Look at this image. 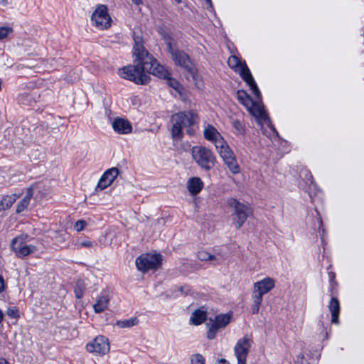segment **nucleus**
Segmentation results:
<instances>
[{
	"mask_svg": "<svg viewBox=\"0 0 364 364\" xmlns=\"http://www.w3.org/2000/svg\"><path fill=\"white\" fill-rule=\"evenodd\" d=\"M134 46L133 48V54L139 60V63L145 67V72L157 76L160 78H166L170 73L159 63V62L144 48L141 38L134 37Z\"/></svg>",
	"mask_w": 364,
	"mask_h": 364,
	"instance_id": "1",
	"label": "nucleus"
},
{
	"mask_svg": "<svg viewBox=\"0 0 364 364\" xmlns=\"http://www.w3.org/2000/svg\"><path fill=\"white\" fill-rule=\"evenodd\" d=\"M198 115L193 111L179 112L171 117L173 123L171 134L173 139H181L183 136V129L193 125L197 120Z\"/></svg>",
	"mask_w": 364,
	"mask_h": 364,
	"instance_id": "2",
	"label": "nucleus"
},
{
	"mask_svg": "<svg viewBox=\"0 0 364 364\" xmlns=\"http://www.w3.org/2000/svg\"><path fill=\"white\" fill-rule=\"evenodd\" d=\"M228 65L239 73L243 80L250 86L252 92L257 100L261 99L260 91L249 70L246 63H242L241 60L235 55H232L228 58Z\"/></svg>",
	"mask_w": 364,
	"mask_h": 364,
	"instance_id": "3",
	"label": "nucleus"
},
{
	"mask_svg": "<svg viewBox=\"0 0 364 364\" xmlns=\"http://www.w3.org/2000/svg\"><path fill=\"white\" fill-rule=\"evenodd\" d=\"M136 65H129L118 71L119 75L126 80L133 81L138 85H146L150 80V76L145 72V67L136 57Z\"/></svg>",
	"mask_w": 364,
	"mask_h": 364,
	"instance_id": "4",
	"label": "nucleus"
},
{
	"mask_svg": "<svg viewBox=\"0 0 364 364\" xmlns=\"http://www.w3.org/2000/svg\"><path fill=\"white\" fill-rule=\"evenodd\" d=\"M33 238L27 234L19 235L11 242V249L19 258H23L38 251V247L32 243Z\"/></svg>",
	"mask_w": 364,
	"mask_h": 364,
	"instance_id": "5",
	"label": "nucleus"
},
{
	"mask_svg": "<svg viewBox=\"0 0 364 364\" xmlns=\"http://www.w3.org/2000/svg\"><path fill=\"white\" fill-rule=\"evenodd\" d=\"M275 287V281L270 277H266L254 284L252 295V305L251 311L253 314H258L262 302L263 295L270 291Z\"/></svg>",
	"mask_w": 364,
	"mask_h": 364,
	"instance_id": "6",
	"label": "nucleus"
},
{
	"mask_svg": "<svg viewBox=\"0 0 364 364\" xmlns=\"http://www.w3.org/2000/svg\"><path fill=\"white\" fill-rule=\"evenodd\" d=\"M230 207L233 208L231 217L233 225L240 228L245 223L247 218L252 214V210L250 205L242 203L235 198H230L228 200Z\"/></svg>",
	"mask_w": 364,
	"mask_h": 364,
	"instance_id": "7",
	"label": "nucleus"
},
{
	"mask_svg": "<svg viewBox=\"0 0 364 364\" xmlns=\"http://www.w3.org/2000/svg\"><path fill=\"white\" fill-rule=\"evenodd\" d=\"M193 160L203 169L210 171L215 164L216 157L213 151L201 146H195L191 149Z\"/></svg>",
	"mask_w": 364,
	"mask_h": 364,
	"instance_id": "8",
	"label": "nucleus"
},
{
	"mask_svg": "<svg viewBox=\"0 0 364 364\" xmlns=\"http://www.w3.org/2000/svg\"><path fill=\"white\" fill-rule=\"evenodd\" d=\"M168 50L175 63L186 69L192 78L196 80L197 77V70L193 66L189 56L183 51L178 50L173 45L171 41L166 42Z\"/></svg>",
	"mask_w": 364,
	"mask_h": 364,
	"instance_id": "9",
	"label": "nucleus"
},
{
	"mask_svg": "<svg viewBox=\"0 0 364 364\" xmlns=\"http://www.w3.org/2000/svg\"><path fill=\"white\" fill-rule=\"evenodd\" d=\"M162 258L159 254L141 255L136 259L135 263L139 271L146 273L149 270H156L161 266Z\"/></svg>",
	"mask_w": 364,
	"mask_h": 364,
	"instance_id": "10",
	"label": "nucleus"
},
{
	"mask_svg": "<svg viewBox=\"0 0 364 364\" xmlns=\"http://www.w3.org/2000/svg\"><path fill=\"white\" fill-rule=\"evenodd\" d=\"M92 23L99 29H106L111 26V17L105 5H98L91 16Z\"/></svg>",
	"mask_w": 364,
	"mask_h": 364,
	"instance_id": "11",
	"label": "nucleus"
},
{
	"mask_svg": "<svg viewBox=\"0 0 364 364\" xmlns=\"http://www.w3.org/2000/svg\"><path fill=\"white\" fill-rule=\"evenodd\" d=\"M230 321V314H219L215 316V318H210L207 323L208 331L207 332V338L208 339H213L218 331L220 328H225Z\"/></svg>",
	"mask_w": 364,
	"mask_h": 364,
	"instance_id": "12",
	"label": "nucleus"
},
{
	"mask_svg": "<svg viewBox=\"0 0 364 364\" xmlns=\"http://www.w3.org/2000/svg\"><path fill=\"white\" fill-rule=\"evenodd\" d=\"M252 341L247 336H244L237 341L234 348L237 364H246L247 357L252 346Z\"/></svg>",
	"mask_w": 364,
	"mask_h": 364,
	"instance_id": "13",
	"label": "nucleus"
},
{
	"mask_svg": "<svg viewBox=\"0 0 364 364\" xmlns=\"http://www.w3.org/2000/svg\"><path fill=\"white\" fill-rule=\"evenodd\" d=\"M86 349L91 353L102 355L109 351L110 346L107 338L103 336H97L93 341L86 346Z\"/></svg>",
	"mask_w": 364,
	"mask_h": 364,
	"instance_id": "14",
	"label": "nucleus"
},
{
	"mask_svg": "<svg viewBox=\"0 0 364 364\" xmlns=\"http://www.w3.org/2000/svg\"><path fill=\"white\" fill-rule=\"evenodd\" d=\"M247 110L257 119L259 124H266L267 126L271 127L272 130L275 131V129L272 126L269 117L263 105L257 102L253 101L252 107H249Z\"/></svg>",
	"mask_w": 364,
	"mask_h": 364,
	"instance_id": "15",
	"label": "nucleus"
},
{
	"mask_svg": "<svg viewBox=\"0 0 364 364\" xmlns=\"http://www.w3.org/2000/svg\"><path fill=\"white\" fill-rule=\"evenodd\" d=\"M119 173L117 168L113 167L107 169L101 176L95 190H103L110 186Z\"/></svg>",
	"mask_w": 364,
	"mask_h": 364,
	"instance_id": "16",
	"label": "nucleus"
},
{
	"mask_svg": "<svg viewBox=\"0 0 364 364\" xmlns=\"http://www.w3.org/2000/svg\"><path fill=\"white\" fill-rule=\"evenodd\" d=\"M204 138L214 144L215 146L220 145L224 140L220 132L211 124L205 126L203 131Z\"/></svg>",
	"mask_w": 364,
	"mask_h": 364,
	"instance_id": "17",
	"label": "nucleus"
},
{
	"mask_svg": "<svg viewBox=\"0 0 364 364\" xmlns=\"http://www.w3.org/2000/svg\"><path fill=\"white\" fill-rule=\"evenodd\" d=\"M112 126L114 132L119 134H129L132 131L131 123L124 118H115L112 123Z\"/></svg>",
	"mask_w": 364,
	"mask_h": 364,
	"instance_id": "18",
	"label": "nucleus"
},
{
	"mask_svg": "<svg viewBox=\"0 0 364 364\" xmlns=\"http://www.w3.org/2000/svg\"><path fill=\"white\" fill-rule=\"evenodd\" d=\"M328 309L331 314V323L338 324L340 314V304L338 299L335 297L331 298L328 305Z\"/></svg>",
	"mask_w": 364,
	"mask_h": 364,
	"instance_id": "19",
	"label": "nucleus"
},
{
	"mask_svg": "<svg viewBox=\"0 0 364 364\" xmlns=\"http://www.w3.org/2000/svg\"><path fill=\"white\" fill-rule=\"evenodd\" d=\"M33 196V186H31L27 189L26 196L18 203V205L16 206V213H20L28 208Z\"/></svg>",
	"mask_w": 364,
	"mask_h": 364,
	"instance_id": "20",
	"label": "nucleus"
},
{
	"mask_svg": "<svg viewBox=\"0 0 364 364\" xmlns=\"http://www.w3.org/2000/svg\"><path fill=\"white\" fill-rule=\"evenodd\" d=\"M203 183L200 178L194 177L188 182V190L192 195L198 194L203 188Z\"/></svg>",
	"mask_w": 364,
	"mask_h": 364,
	"instance_id": "21",
	"label": "nucleus"
},
{
	"mask_svg": "<svg viewBox=\"0 0 364 364\" xmlns=\"http://www.w3.org/2000/svg\"><path fill=\"white\" fill-rule=\"evenodd\" d=\"M109 301L108 295L100 296L96 303L93 305V309L95 313L100 314L107 309Z\"/></svg>",
	"mask_w": 364,
	"mask_h": 364,
	"instance_id": "22",
	"label": "nucleus"
},
{
	"mask_svg": "<svg viewBox=\"0 0 364 364\" xmlns=\"http://www.w3.org/2000/svg\"><path fill=\"white\" fill-rule=\"evenodd\" d=\"M215 148L223 160L227 159L228 157H232L235 156L233 151L231 150L225 140L220 143V145H217Z\"/></svg>",
	"mask_w": 364,
	"mask_h": 364,
	"instance_id": "23",
	"label": "nucleus"
},
{
	"mask_svg": "<svg viewBox=\"0 0 364 364\" xmlns=\"http://www.w3.org/2000/svg\"><path fill=\"white\" fill-rule=\"evenodd\" d=\"M207 318L206 311L203 309L196 310L191 316V323L198 326L201 324Z\"/></svg>",
	"mask_w": 364,
	"mask_h": 364,
	"instance_id": "24",
	"label": "nucleus"
},
{
	"mask_svg": "<svg viewBox=\"0 0 364 364\" xmlns=\"http://www.w3.org/2000/svg\"><path fill=\"white\" fill-rule=\"evenodd\" d=\"M300 178L308 185V191L310 192L316 188V183L311 172L307 169L300 171Z\"/></svg>",
	"mask_w": 364,
	"mask_h": 364,
	"instance_id": "25",
	"label": "nucleus"
},
{
	"mask_svg": "<svg viewBox=\"0 0 364 364\" xmlns=\"http://www.w3.org/2000/svg\"><path fill=\"white\" fill-rule=\"evenodd\" d=\"M17 196L16 194L5 196L0 200V210H5L10 208L16 202Z\"/></svg>",
	"mask_w": 364,
	"mask_h": 364,
	"instance_id": "26",
	"label": "nucleus"
},
{
	"mask_svg": "<svg viewBox=\"0 0 364 364\" xmlns=\"http://www.w3.org/2000/svg\"><path fill=\"white\" fill-rule=\"evenodd\" d=\"M223 161L233 174L240 173V168L235 156L232 157H228L227 159H224Z\"/></svg>",
	"mask_w": 364,
	"mask_h": 364,
	"instance_id": "27",
	"label": "nucleus"
},
{
	"mask_svg": "<svg viewBox=\"0 0 364 364\" xmlns=\"http://www.w3.org/2000/svg\"><path fill=\"white\" fill-rule=\"evenodd\" d=\"M237 97L240 103H242L247 109L252 105V99L251 97L244 90H238Z\"/></svg>",
	"mask_w": 364,
	"mask_h": 364,
	"instance_id": "28",
	"label": "nucleus"
},
{
	"mask_svg": "<svg viewBox=\"0 0 364 364\" xmlns=\"http://www.w3.org/2000/svg\"><path fill=\"white\" fill-rule=\"evenodd\" d=\"M138 323L139 319L136 317H133L129 319L117 321L116 325L120 328H131L138 324Z\"/></svg>",
	"mask_w": 364,
	"mask_h": 364,
	"instance_id": "29",
	"label": "nucleus"
},
{
	"mask_svg": "<svg viewBox=\"0 0 364 364\" xmlns=\"http://www.w3.org/2000/svg\"><path fill=\"white\" fill-rule=\"evenodd\" d=\"M75 245L78 249L85 247V248H95L97 246V243L94 241H92L89 239H81L79 238L76 242Z\"/></svg>",
	"mask_w": 364,
	"mask_h": 364,
	"instance_id": "30",
	"label": "nucleus"
},
{
	"mask_svg": "<svg viewBox=\"0 0 364 364\" xmlns=\"http://www.w3.org/2000/svg\"><path fill=\"white\" fill-rule=\"evenodd\" d=\"M68 238V234L65 232H56L53 236L56 245L59 246H63Z\"/></svg>",
	"mask_w": 364,
	"mask_h": 364,
	"instance_id": "31",
	"label": "nucleus"
},
{
	"mask_svg": "<svg viewBox=\"0 0 364 364\" xmlns=\"http://www.w3.org/2000/svg\"><path fill=\"white\" fill-rule=\"evenodd\" d=\"M197 257L201 261H212L216 259L215 255L205 251H199Z\"/></svg>",
	"mask_w": 364,
	"mask_h": 364,
	"instance_id": "32",
	"label": "nucleus"
},
{
	"mask_svg": "<svg viewBox=\"0 0 364 364\" xmlns=\"http://www.w3.org/2000/svg\"><path fill=\"white\" fill-rule=\"evenodd\" d=\"M84 289H85V287H84L83 282L80 280L77 281L76 282V284L75 287V290H74L76 298L80 299L82 296Z\"/></svg>",
	"mask_w": 364,
	"mask_h": 364,
	"instance_id": "33",
	"label": "nucleus"
},
{
	"mask_svg": "<svg viewBox=\"0 0 364 364\" xmlns=\"http://www.w3.org/2000/svg\"><path fill=\"white\" fill-rule=\"evenodd\" d=\"M233 127L236 129L237 134H244L245 132V126L239 119L233 120L232 122Z\"/></svg>",
	"mask_w": 364,
	"mask_h": 364,
	"instance_id": "34",
	"label": "nucleus"
},
{
	"mask_svg": "<svg viewBox=\"0 0 364 364\" xmlns=\"http://www.w3.org/2000/svg\"><path fill=\"white\" fill-rule=\"evenodd\" d=\"M191 364H205L204 357L199 353L192 355L191 358Z\"/></svg>",
	"mask_w": 364,
	"mask_h": 364,
	"instance_id": "35",
	"label": "nucleus"
},
{
	"mask_svg": "<svg viewBox=\"0 0 364 364\" xmlns=\"http://www.w3.org/2000/svg\"><path fill=\"white\" fill-rule=\"evenodd\" d=\"M87 225V223L84 220H79L76 221L74 224V229L77 232H80L83 230Z\"/></svg>",
	"mask_w": 364,
	"mask_h": 364,
	"instance_id": "36",
	"label": "nucleus"
},
{
	"mask_svg": "<svg viewBox=\"0 0 364 364\" xmlns=\"http://www.w3.org/2000/svg\"><path fill=\"white\" fill-rule=\"evenodd\" d=\"M167 80V84L176 90H178L180 88V83L175 79L169 77V75L165 78Z\"/></svg>",
	"mask_w": 364,
	"mask_h": 364,
	"instance_id": "37",
	"label": "nucleus"
},
{
	"mask_svg": "<svg viewBox=\"0 0 364 364\" xmlns=\"http://www.w3.org/2000/svg\"><path fill=\"white\" fill-rule=\"evenodd\" d=\"M6 314L12 318H16L19 316L18 310L15 307L9 308Z\"/></svg>",
	"mask_w": 364,
	"mask_h": 364,
	"instance_id": "38",
	"label": "nucleus"
},
{
	"mask_svg": "<svg viewBox=\"0 0 364 364\" xmlns=\"http://www.w3.org/2000/svg\"><path fill=\"white\" fill-rule=\"evenodd\" d=\"M12 28L9 27H0V40L6 38Z\"/></svg>",
	"mask_w": 364,
	"mask_h": 364,
	"instance_id": "39",
	"label": "nucleus"
},
{
	"mask_svg": "<svg viewBox=\"0 0 364 364\" xmlns=\"http://www.w3.org/2000/svg\"><path fill=\"white\" fill-rule=\"evenodd\" d=\"M4 281L3 277L0 275V293L4 289Z\"/></svg>",
	"mask_w": 364,
	"mask_h": 364,
	"instance_id": "40",
	"label": "nucleus"
},
{
	"mask_svg": "<svg viewBox=\"0 0 364 364\" xmlns=\"http://www.w3.org/2000/svg\"><path fill=\"white\" fill-rule=\"evenodd\" d=\"M215 364H230L225 359H220L218 363Z\"/></svg>",
	"mask_w": 364,
	"mask_h": 364,
	"instance_id": "41",
	"label": "nucleus"
},
{
	"mask_svg": "<svg viewBox=\"0 0 364 364\" xmlns=\"http://www.w3.org/2000/svg\"><path fill=\"white\" fill-rule=\"evenodd\" d=\"M0 364H9V363L4 358H0Z\"/></svg>",
	"mask_w": 364,
	"mask_h": 364,
	"instance_id": "42",
	"label": "nucleus"
},
{
	"mask_svg": "<svg viewBox=\"0 0 364 364\" xmlns=\"http://www.w3.org/2000/svg\"><path fill=\"white\" fill-rule=\"evenodd\" d=\"M132 2L136 5L142 4V0H132Z\"/></svg>",
	"mask_w": 364,
	"mask_h": 364,
	"instance_id": "43",
	"label": "nucleus"
},
{
	"mask_svg": "<svg viewBox=\"0 0 364 364\" xmlns=\"http://www.w3.org/2000/svg\"><path fill=\"white\" fill-rule=\"evenodd\" d=\"M4 319V314L2 312V311L0 309V323L2 322Z\"/></svg>",
	"mask_w": 364,
	"mask_h": 364,
	"instance_id": "44",
	"label": "nucleus"
},
{
	"mask_svg": "<svg viewBox=\"0 0 364 364\" xmlns=\"http://www.w3.org/2000/svg\"><path fill=\"white\" fill-rule=\"evenodd\" d=\"M8 4L7 0H0V4L6 5Z\"/></svg>",
	"mask_w": 364,
	"mask_h": 364,
	"instance_id": "45",
	"label": "nucleus"
},
{
	"mask_svg": "<svg viewBox=\"0 0 364 364\" xmlns=\"http://www.w3.org/2000/svg\"><path fill=\"white\" fill-rule=\"evenodd\" d=\"M186 132L189 134V135H192L193 134V130L192 129H187L186 130Z\"/></svg>",
	"mask_w": 364,
	"mask_h": 364,
	"instance_id": "46",
	"label": "nucleus"
},
{
	"mask_svg": "<svg viewBox=\"0 0 364 364\" xmlns=\"http://www.w3.org/2000/svg\"><path fill=\"white\" fill-rule=\"evenodd\" d=\"M318 225H319V228H321L323 225V222L321 218L318 219Z\"/></svg>",
	"mask_w": 364,
	"mask_h": 364,
	"instance_id": "47",
	"label": "nucleus"
},
{
	"mask_svg": "<svg viewBox=\"0 0 364 364\" xmlns=\"http://www.w3.org/2000/svg\"><path fill=\"white\" fill-rule=\"evenodd\" d=\"M208 4L211 5V0H205Z\"/></svg>",
	"mask_w": 364,
	"mask_h": 364,
	"instance_id": "48",
	"label": "nucleus"
},
{
	"mask_svg": "<svg viewBox=\"0 0 364 364\" xmlns=\"http://www.w3.org/2000/svg\"><path fill=\"white\" fill-rule=\"evenodd\" d=\"M176 3H180L181 2V0H174Z\"/></svg>",
	"mask_w": 364,
	"mask_h": 364,
	"instance_id": "49",
	"label": "nucleus"
},
{
	"mask_svg": "<svg viewBox=\"0 0 364 364\" xmlns=\"http://www.w3.org/2000/svg\"><path fill=\"white\" fill-rule=\"evenodd\" d=\"M176 3H180L181 2V0H174Z\"/></svg>",
	"mask_w": 364,
	"mask_h": 364,
	"instance_id": "50",
	"label": "nucleus"
},
{
	"mask_svg": "<svg viewBox=\"0 0 364 364\" xmlns=\"http://www.w3.org/2000/svg\"><path fill=\"white\" fill-rule=\"evenodd\" d=\"M176 3H180L181 2V0H174Z\"/></svg>",
	"mask_w": 364,
	"mask_h": 364,
	"instance_id": "51",
	"label": "nucleus"
}]
</instances>
